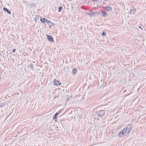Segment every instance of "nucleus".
<instances>
[{
	"instance_id": "obj_1",
	"label": "nucleus",
	"mask_w": 146,
	"mask_h": 146,
	"mask_svg": "<svg viewBox=\"0 0 146 146\" xmlns=\"http://www.w3.org/2000/svg\"><path fill=\"white\" fill-rule=\"evenodd\" d=\"M127 126H126L121 131L119 132V137H121L124 135L125 136L127 135L128 133V132H127Z\"/></svg>"
},
{
	"instance_id": "obj_2",
	"label": "nucleus",
	"mask_w": 146,
	"mask_h": 146,
	"mask_svg": "<svg viewBox=\"0 0 146 146\" xmlns=\"http://www.w3.org/2000/svg\"><path fill=\"white\" fill-rule=\"evenodd\" d=\"M105 114V112L104 110H101L98 112V115L99 117L104 116Z\"/></svg>"
},
{
	"instance_id": "obj_3",
	"label": "nucleus",
	"mask_w": 146,
	"mask_h": 146,
	"mask_svg": "<svg viewBox=\"0 0 146 146\" xmlns=\"http://www.w3.org/2000/svg\"><path fill=\"white\" fill-rule=\"evenodd\" d=\"M136 12V10L134 7H132L130 9V13L131 14H134Z\"/></svg>"
},
{
	"instance_id": "obj_4",
	"label": "nucleus",
	"mask_w": 146,
	"mask_h": 146,
	"mask_svg": "<svg viewBox=\"0 0 146 146\" xmlns=\"http://www.w3.org/2000/svg\"><path fill=\"white\" fill-rule=\"evenodd\" d=\"M47 39L49 41H50L51 42L53 41V39L52 36L49 35H47Z\"/></svg>"
},
{
	"instance_id": "obj_5",
	"label": "nucleus",
	"mask_w": 146,
	"mask_h": 146,
	"mask_svg": "<svg viewBox=\"0 0 146 146\" xmlns=\"http://www.w3.org/2000/svg\"><path fill=\"white\" fill-rule=\"evenodd\" d=\"M105 9L108 11H111L112 10L111 7L108 6L105 7Z\"/></svg>"
},
{
	"instance_id": "obj_6",
	"label": "nucleus",
	"mask_w": 146,
	"mask_h": 146,
	"mask_svg": "<svg viewBox=\"0 0 146 146\" xmlns=\"http://www.w3.org/2000/svg\"><path fill=\"white\" fill-rule=\"evenodd\" d=\"M3 10L5 11L7 13L9 14H10L11 13V12L9 11V10L7 9L5 7H4L3 8Z\"/></svg>"
},
{
	"instance_id": "obj_7",
	"label": "nucleus",
	"mask_w": 146,
	"mask_h": 146,
	"mask_svg": "<svg viewBox=\"0 0 146 146\" xmlns=\"http://www.w3.org/2000/svg\"><path fill=\"white\" fill-rule=\"evenodd\" d=\"M40 21L42 23H44L45 22V19L43 17H40Z\"/></svg>"
},
{
	"instance_id": "obj_8",
	"label": "nucleus",
	"mask_w": 146,
	"mask_h": 146,
	"mask_svg": "<svg viewBox=\"0 0 146 146\" xmlns=\"http://www.w3.org/2000/svg\"><path fill=\"white\" fill-rule=\"evenodd\" d=\"M102 16L104 17L107 15V13L105 11H102Z\"/></svg>"
},
{
	"instance_id": "obj_9",
	"label": "nucleus",
	"mask_w": 146,
	"mask_h": 146,
	"mask_svg": "<svg viewBox=\"0 0 146 146\" xmlns=\"http://www.w3.org/2000/svg\"><path fill=\"white\" fill-rule=\"evenodd\" d=\"M60 113L59 112H57L54 115V117H53V119H56V117L57 115H58Z\"/></svg>"
},
{
	"instance_id": "obj_10",
	"label": "nucleus",
	"mask_w": 146,
	"mask_h": 146,
	"mask_svg": "<svg viewBox=\"0 0 146 146\" xmlns=\"http://www.w3.org/2000/svg\"><path fill=\"white\" fill-rule=\"evenodd\" d=\"M54 85L56 86H59L61 84V83H53Z\"/></svg>"
},
{
	"instance_id": "obj_11",
	"label": "nucleus",
	"mask_w": 146,
	"mask_h": 146,
	"mask_svg": "<svg viewBox=\"0 0 146 146\" xmlns=\"http://www.w3.org/2000/svg\"><path fill=\"white\" fill-rule=\"evenodd\" d=\"M131 129V125H128V133Z\"/></svg>"
},
{
	"instance_id": "obj_12",
	"label": "nucleus",
	"mask_w": 146,
	"mask_h": 146,
	"mask_svg": "<svg viewBox=\"0 0 146 146\" xmlns=\"http://www.w3.org/2000/svg\"><path fill=\"white\" fill-rule=\"evenodd\" d=\"M48 25L50 27H51V25H52V23H51L50 21H48Z\"/></svg>"
},
{
	"instance_id": "obj_13",
	"label": "nucleus",
	"mask_w": 146,
	"mask_h": 146,
	"mask_svg": "<svg viewBox=\"0 0 146 146\" xmlns=\"http://www.w3.org/2000/svg\"><path fill=\"white\" fill-rule=\"evenodd\" d=\"M33 64L31 63L30 64V68L31 69L33 70Z\"/></svg>"
},
{
	"instance_id": "obj_14",
	"label": "nucleus",
	"mask_w": 146,
	"mask_h": 146,
	"mask_svg": "<svg viewBox=\"0 0 146 146\" xmlns=\"http://www.w3.org/2000/svg\"><path fill=\"white\" fill-rule=\"evenodd\" d=\"M72 72L74 74H75L76 72V69H74L72 70Z\"/></svg>"
},
{
	"instance_id": "obj_15",
	"label": "nucleus",
	"mask_w": 146,
	"mask_h": 146,
	"mask_svg": "<svg viewBox=\"0 0 146 146\" xmlns=\"http://www.w3.org/2000/svg\"><path fill=\"white\" fill-rule=\"evenodd\" d=\"M62 9V7H60L58 8V11L60 12Z\"/></svg>"
},
{
	"instance_id": "obj_16",
	"label": "nucleus",
	"mask_w": 146,
	"mask_h": 146,
	"mask_svg": "<svg viewBox=\"0 0 146 146\" xmlns=\"http://www.w3.org/2000/svg\"><path fill=\"white\" fill-rule=\"evenodd\" d=\"M53 82H60L59 81H58V80H56V79H55L54 80Z\"/></svg>"
},
{
	"instance_id": "obj_17",
	"label": "nucleus",
	"mask_w": 146,
	"mask_h": 146,
	"mask_svg": "<svg viewBox=\"0 0 146 146\" xmlns=\"http://www.w3.org/2000/svg\"><path fill=\"white\" fill-rule=\"evenodd\" d=\"M94 14V13H91L90 14H88V15H90V17H92L93 15Z\"/></svg>"
},
{
	"instance_id": "obj_18",
	"label": "nucleus",
	"mask_w": 146,
	"mask_h": 146,
	"mask_svg": "<svg viewBox=\"0 0 146 146\" xmlns=\"http://www.w3.org/2000/svg\"><path fill=\"white\" fill-rule=\"evenodd\" d=\"M102 35L103 36H105L106 35V33L105 32H103Z\"/></svg>"
},
{
	"instance_id": "obj_19",
	"label": "nucleus",
	"mask_w": 146,
	"mask_h": 146,
	"mask_svg": "<svg viewBox=\"0 0 146 146\" xmlns=\"http://www.w3.org/2000/svg\"><path fill=\"white\" fill-rule=\"evenodd\" d=\"M4 104H0V108H2V107L3 106Z\"/></svg>"
},
{
	"instance_id": "obj_20",
	"label": "nucleus",
	"mask_w": 146,
	"mask_h": 146,
	"mask_svg": "<svg viewBox=\"0 0 146 146\" xmlns=\"http://www.w3.org/2000/svg\"><path fill=\"white\" fill-rule=\"evenodd\" d=\"M15 50L16 49H14L13 50L12 52L14 53L15 52Z\"/></svg>"
},
{
	"instance_id": "obj_21",
	"label": "nucleus",
	"mask_w": 146,
	"mask_h": 146,
	"mask_svg": "<svg viewBox=\"0 0 146 146\" xmlns=\"http://www.w3.org/2000/svg\"><path fill=\"white\" fill-rule=\"evenodd\" d=\"M48 21H49V20H47V19L46 20V22H47V23H48Z\"/></svg>"
},
{
	"instance_id": "obj_22",
	"label": "nucleus",
	"mask_w": 146,
	"mask_h": 146,
	"mask_svg": "<svg viewBox=\"0 0 146 146\" xmlns=\"http://www.w3.org/2000/svg\"><path fill=\"white\" fill-rule=\"evenodd\" d=\"M139 28L141 29H142V27H141V26H139Z\"/></svg>"
},
{
	"instance_id": "obj_23",
	"label": "nucleus",
	"mask_w": 146,
	"mask_h": 146,
	"mask_svg": "<svg viewBox=\"0 0 146 146\" xmlns=\"http://www.w3.org/2000/svg\"><path fill=\"white\" fill-rule=\"evenodd\" d=\"M93 1H97L98 0H92Z\"/></svg>"
},
{
	"instance_id": "obj_24",
	"label": "nucleus",
	"mask_w": 146,
	"mask_h": 146,
	"mask_svg": "<svg viewBox=\"0 0 146 146\" xmlns=\"http://www.w3.org/2000/svg\"><path fill=\"white\" fill-rule=\"evenodd\" d=\"M61 110H59L58 112H59Z\"/></svg>"
}]
</instances>
